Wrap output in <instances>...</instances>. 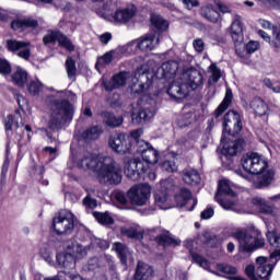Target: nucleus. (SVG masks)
Listing matches in <instances>:
<instances>
[{
    "label": "nucleus",
    "mask_w": 280,
    "mask_h": 280,
    "mask_svg": "<svg viewBox=\"0 0 280 280\" xmlns=\"http://www.w3.org/2000/svg\"><path fill=\"white\" fill-rule=\"evenodd\" d=\"M190 256L192 257L195 264L200 266V268H203V270H211V265L209 264V260H207V258L194 252H190Z\"/></svg>",
    "instance_id": "49530a36"
},
{
    "label": "nucleus",
    "mask_w": 280,
    "mask_h": 280,
    "mask_svg": "<svg viewBox=\"0 0 280 280\" xmlns=\"http://www.w3.org/2000/svg\"><path fill=\"white\" fill-rule=\"evenodd\" d=\"M133 73L130 71H120L112 77L109 81H103V86L105 91L110 92L116 89H121L126 86L130 80H132Z\"/></svg>",
    "instance_id": "ddd939ff"
},
{
    "label": "nucleus",
    "mask_w": 280,
    "mask_h": 280,
    "mask_svg": "<svg viewBox=\"0 0 280 280\" xmlns=\"http://www.w3.org/2000/svg\"><path fill=\"white\" fill-rule=\"evenodd\" d=\"M94 246H97L98 248H102L103 250H106V248H108V243L106 240H102V238H95L93 241Z\"/></svg>",
    "instance_id": "338daca9"
},
{
    "label": "nucleus",
    "mask_w": 280,
    "mask_h": 280,
    "mask_svg": "<svg viewBox=\"0 0 280 280\" xmlns=\"http://www.w3.org/2000/svg\"><path fill=\"white\" fill-rule=\"evenodd\" d=\"M183 180L186 185H198L200 183V173L194 168L184 170Z\"/></svg>",
    "instance_id": "2f4dec72"
},
{
    "label": "nucleus",
    "mask_w": 280,
    "mask_h": 280,
    "mask_svg": "<svg viewBox=\"0 0 280 280\" xmlns=\"http://www.w3.org/2000/svg\"><path fill=\"white\" fill-rule=\"evenodd\" d=\"M145 164H143V161L139 158L129 160L125 165V176L130 180H141V176L145 172Z\"/></svg>",
    "instance_id": "4468645a"
},
{
    "label": "nucleus",
    "mask_w": 280,
    "mask_h": 280,
    "mask_svg": "<svg viewBox=\"0 0 280 280\" xmlns=\"http://www.w3.org/2000/svg\"><path fill=\"white\" fill-rule=\"evenodd\" d=\"M241 164L247 174L259 175L268 170V161L257 152H250L243 155Z\"/></svg>",
    "instance_id": "0eeeda50"
},
{
    "label": "nucleus",
    "mask_w": 280,
    "mask_h": 280,
    "mask_svg": "<svg viewBox=\"0 0 280 280\" xmlns=\"http://www.w3.org/2000/svg\"><path fill=\"white\" fill-rule=\"evenodd\" d=\"M221 272H224L225 275H236L237 268L231 266V265H221L220 266Z\"/></svg>",
    "instance_id": "680f3d73"
},
{
    "label": "nucleus",
    "mask_w": 280,
    "mask_h": 280,
    "mask_svg": "<svg viewBox=\"0 0 280 280\" xmlns=\"http://www.w3.org/2000/svg\"><path fill=\"white\" fill-rule=\"evenodd\" d=\"M154 276V268L152 266L139 261L135 272V280H150Z\"/></svg>",
    "instance_id": "aec40b11"
},
{
    "label": "nucleus",
    "mask_w": 280,
    "mask_h": 280,
    "mask_svg": "<svg viewBox=\"0 0 280 280\" xmlns=\"http://www.w3.org/2000/svg\"><path fill=\"white\" fill-rule=\"evenodd\" d=\"M155 205L163 210L171 209L170 201L167 199V192L158 191L154 196Z\"/></svg>",
    "instance_id": "79ce46f5"
},
{
    "label": "nucleus",
    "mask_w": 280,
    "mask_h": 280,
    "mask_svg": "<svg viewBox=\"0 0 280 280\" xmlns=\"http://www.w3.org/2000/svg\"><path fill=\"white\" fill-rule=\"evenodd\" d=\"M192 47L198 54L205 51V42L201 38H197L192 42Z\"/></svg>",
    "instance_id": "052dcab7"
},
{
    "label": "nucleus",
    "mask_w": 280,
    "mask_h": 280,
    "mask_svg": "<svg viewBox=\"0 0 280 280\" xmlns=\"http://www.w3.org/2000/svg\"><path fill=\"white\" fill-rule=\"evenodd\" d=\"M232 235L238 242V253L241 255H250L257 248H264L266 245V241L261 237V232L255 226L238 229Z\"/></svg>",
    "instance_id": "20e7f679"
},
{
    "label": "nucleus",
    "mask_w": 280,
    "mask_h": 280,
    "mask_svg": "<svg viewBox=\"0 0 280 280\" xmlns=\"http://www.w3.org/2000/svg\"><path fill=\"white\" fill-rule=\"evenodd\" d=\"M88 270L96 272H115V260L110 255L93 257L88 261Z\"/></svg>",
    "instance_id": "9b49d317"
},
{
    "label": "nucleus",
    "mask_w": 280,
    "mask_h": 280,
    "mask_svg": "<svg viewBox=\"0 0 280 280\" xmlns=\"http://www.w3.org/2000/svg\"><path fill=\"white\" fill-rule=\"evenodd\" d=\"M231 37L234 43L241 44L244 42V28L242 26V18L240 15H235L231 24Z\"/></svg>",
    "instance_id": "4be33fe9"
},
{
    "label": "nucleus",
    "mask_w": 280,
    "mask_h": 280,
    "mask_svg": "<svg viewBox=\"0 0 280 280\" xmlns=\"http://www.w3.org/2000/svg\"><path fill=\"white\" fill-rule=\"evenodd\" d=\"M178 71V62L175 60L165 61L156 71V78L160 80H174Z\"/></svg>",
    "instance_id": "6ab92c4d"
},
{
    "label": "nucleus",
    "mask_w": 280,
    "mask_h": 280,
    "mask_svg": "<svg viewBox=\"0 0 280 280\" xmlns=\"http://www.w3.org/2000/svg\"><path fill=\"white\" fill-rule=\"evenodd\" d=\"M108 145L116 154H128L132 152V148H130L124 133H113L109 136Z\"/></svg>",
    "instance_id": "2eb2a0df"
},
{
    "label": "nucleus",
    "mask_w": 280,
    "mask_h": 280,
    "mask_svg": "<svg viewBox=\"0 0 280 280\" xmlns=\"http://www.w3.org/2000/svg\"><path fill=\"white\" fill-rule=\"evenodd\" d=\"M52 229L57 235H69V233H73V229H75L73 213L69 210H61L52 219Z\"/></svg>",
    "instance_id": "6e6552de"
},
{
    "label": "nucleus",
    "mask_w": 280,
    "mask_h": 280,
    "mask_svg": "<svg viewBox=\"0 0 280 280\" xmlns=\"http://www.w3.org/2000/svg\"><path fill=\"white\" fill-rule=\"evenodd\" d=\"M267 240L273 248H280V234L277 230L267 232Z\"/></svg>",
    "instance_id": "09e8293b"
},
{
    "label": "nucleus",
    "mask_w": 280,
    "mask_h": 280,
    "mask_svg": "<svg viewBox=\"0 0 280 280\" xmlns=\"http://www.w3.org/2000/svg\"><path fill=\"white\" fill-rule=\"evenodd\" d=\"M180 1L186 10H194V8H198L200 5V1L198 0H180Z\"/></svg>",
    "instance_id": "bf43d9fd"
},
{
    "label": "nucleus",
    "mask_w": 280,
    "mask_h": 280,
    "mask_svg": "<svg viewBox=\"0 0 280 280\" xmlns=\"http://www.w3.org/2000/svg\"><path fill=\"white\" fill-rule=\"evenodd\" d=\"M245 49L247 54H255V51L259 49V44L257 42H249L248 44H246Z\"/></svg>",
    "instance_id": "0e129e2a"
},
{
    "label": "nucleus",
    "mask_w": 280,
    "mask_h": 280,
    "mask_svg": "<svg viewBox=\"0 0 280 280\" xmlns=\"http://www.w3.org/2000/svg\"><path fill=\"white\" fill-rule=\"evenodd\" d=\"M67 250H69L72 257H86V247L78 243H72L71 245H68Z\"/></svg>",
    "instance_id": "37998d69"
},
{
    "label": "nucleus",
    "mask_w": 280,
    "mask_h": 280,
    "mask_svg": "<svg viewBox=\"0 0 280 280\" xmlns=\"http://www.w3.org/2000/svg\"><path fill=\"white\" fill-rule=\"evenodd\" d=\"M43 82H40V80L35 79V80H31L27 83V91L28 93H31V95H38V93H40V91H43Z\"/></svg>",
    "instance_id": "de8ad7c7"
},
{
    "label": "nucleus",
    "mask_w": 280,
    "mask_h": 280,
    "mask_svg": "<svg viewBox=\"0 0 280 280\" xmlns=\"http://www.w3.org/2000/svg\"><path fill=\"white\" fill-rule=\"evenodd\" d=\"M101 135H102V127L92 126V127L85 129L81 133V139H83V141L89 143L90 141H97V139H100Z\"/></svg>",
    "instance_id": "bb28decb"
},
{
    "label": "nucleus",
    "mask_w": 280,
    "mask_h": 280,
    "mask_svg": "<svg viewBox=\"0 0 280 280\" xmlns=\"http://www.w3.org/2000/svg\"><path fill=\"white\" fill-rule=\"evenodd\" d=\"M217 200L220 202L221 207L224 208L226 211H233V209H235V201L220 198H217Z\"/></svg>",
    "instance_id": "13d9d810"
},
{
    "label": "nucleus",
    "mask_w": 280,
    "mask_h": 280,
    "mask_svg": "<svg viewBox=\"0 0 280 280\" xmlns=\"http://www.w3.org/2000/svg\"><path fill=\"white\" fill-rule=\"evenodd\" d=\"M231 102H233V91H231V89H226L223 102L214 112L215 119H218V117H220L224 113V110H226V108L231 106Z\"/></svg>",
    "instance_id": "473e14b6"
},
{
    "label": "nucleus",
    "mask_w": 280,
    "mask_h": 280,
    "mask_svg": "<svg viewBox=\"0 0 280 280\" xmlns=\"http://www.w3.org/2000/svg\"><path fill=\"white\" fill-rule=\"evenodd\" d=\"M242 150H244V140L238 139L226 142L223 145L222 154H224V156H237Z\"/></svg>",
    "instance_id": "412c9836"
},
{
    "label": "nucleus",
    "mask_w": 280,
    "mask_h": 280,
    "mask_svg": "<svg viewBox=\"0 0 280 280\" xmlns=\"http://www.w3.org/2000/svg\"><path fill=\"white\" fill-rule=\"evenodd\" d=\"M101 118L109 128H119V126L124 124V118L117 117L110 112L101 113Z\"/></svg>",
    "instance_id": "cd10ccee"
},
{
    "label": "nucleus",
    "mask_w": 280,
    "mask_h": 280,
    "mask_svg": "<svg viewBox=\"0 0 280 280\" xmlns=\"http://www.w3.org/2000/svg\"><path fill=\"white\" fill-rule=\"evenodd\" d=\"M200 14L210 23H217L218 19H220V13L213 9L212 4L202 5L200 9Z\"/></svg>",
    "instance_id": "c85d7f7f"
},
{
    "label": "nucleus",
    "mask_w": 280,
    "mask_h": 280,
    "mask_svg": "<svg viewBox=\"0 0 280 280\" xmlns=\"http://www.w3.org/2000/svg\"><path fill=\"white\" fill-rule=\"evenodd\" d=\"M154 115H156V109L150 107V105H144L139 108L138 113L131 115V121L137 126L148 124V121L154 118Z\"/></svg>",
    "instance_id": "a211bd4d"
},
{
    "label": "nucleus",
    "mask_w": 280,
    "mask_h": 280,
    "mask_svg": "<svg viewBox=\"0 0 280 280\" xmlns=\"http://www.w3.org/2000/svg\"><path fill=\"white\" fill-rule=\"evenodd\" d=\"M280 260V249H276L270 254V264L266 262V257L260 256L256 259L255 269L254 265H249L245 268V273L250 280H270L268 277L272 275L275 264ZM230 280H246V278L234 276L230 277Z\"/></svg>",
    "instance_id": "39448f33"
},
{
    "label": "nucleus",
    "mask_w": 280,
    "mask_h": 280,
    "mask_svg": "<svg viewBox=\"0 0 280 280\" xmlns=\"http://www.w3.org/2000/svg\"><path fill=\"white\" fill-rule=\"evenodd\" d=\"M152 188L148 184H139L131 187L127 196L131 202V205H136L137 207H143V205L148 203L150 200V194Z\"/></svg>",
    "instance_id": "9d476101"
},
{
    "label": "nucleus",
    "mask_w": 280,
    "mask_h": 280,
    "mask_svg": "<svg viewBox=\"0 0 280 280\" xmlns=\"http://www.w3.org/2000/svg\"><path fill=\"white\" fill-rule=\"evenodd\" d=\"M82 170L95 174L101 185H119L121 183V167L110 156H98L93 153H84L78 161Z\"/></svg>",
    "instance_id": "f257e3e1"
},
{
    "label": "nucleus",
    "mask_w": 280,
    "mask_h": 280,
    "mask_svg": "<svg viewBox=\"0 0 280 280\" xmlns=\"http://www.w3.org/2000/svg\"><path fill=\"white\" fill-rule=\"evenodd\" d=\"M27 27H38V21L34 19H18L11 22L12 30H27Z\"/></svg>",
    "instance_id": "c756f323"
},
{
    "label": "nucleus",
    "mask_w": 280,
    "mask_h": 280,
    "mask_svg": "<svg viewBox=\"0 0 280 280\" xmlns=\"http://www.w3.org/2000/svg\"><path fill=\"white\" fill-rule=\"evenodd\" d=\"M56 259L59 268H65V270H73L75 268V257L69 250L57 254Z\"/></svg>",
    "instance_id": "5701e85b"
},
{
    "label": "nucleus",
    "mask_w": 280,
    "mask_h": 280,
    "mask_svg": "<svg viewBox=\"0 0 280 280\" xmlns=\"http://www.w3.org/2000/svg\"><path fill=\"white\" fill-rule=\"evenodd\" d=\"M224 194L225 196H235L233 189H231V182L229 179H222L219 182L218 194L215 198H220Z\"/></svg>",
    "instance_id": "ea45409f"
},
{
    "label": "nucleus",
    "mask_w": 280,
    "mask_h": 280,
    "mask_svg": "<svg viewBox=\"0 0 280 280\" xmlns=\"http://www.w3.org/2000/svg\"><path fill=\"white\" fill-rule=\"evenodd\" d=\"M114 250L117 253L122 265H126L128 261V255H130V250L128 246L124 243L116 242L113 244Z\"/></svg>",
    "instance_id": "c9c22d12"
},
{
    "label": "nucleus",
    "mask_w": 280,
    "mask_h": 280,
    "mask_svg": "<svg viewBox=\"0 0 280 280\" xmlns=\"http://www.w3.org/2000/svg\"><path fill=\"white\" fill-rule=\"evenodd\" d=\"M162 170L170 173L178 172V165L174 161H164L162 163Z\"/></svg>",
    "instance_id": "4d7b16f0"
},
{
    "label": "nucleus",
    "mask_w": 280,
    "mask_h": 280,
    "mask_svg": "<svg viewBox=\"0 0 280 280\" xmlns=\"http://www.w3.org/2000/svg\"><path fill=\"white\" fill-rule=\"evenodd\" d=\"M155 242L160 246H178V244H180V242H178V240L174 238L172 236V234H170V232L158 235L155 237Z\"/></svg>",
    "instance_id": "72a5a7b5"
},
{
    "label": "nucleus",
    "mask_w": 280,
    "mask_h": 280,
    "mask_svg": "<svg viewBox=\"0 0 280 280\" xmlns=\"http://www.w3.org/2000/svg\"><path fill=\"white\" fill-rule=\"evenodd\" d=\"M130 82L132 84L129 85V89L132 95H143L152 86V81L148 77V70L143 67L137 68Z\"/></svg>",
    "instance_id": "1a4fd4ad"
},
{
    "label": "nucleus",
    "mask_w": 280,
    "mask_h": 280,
    "mask_svg": "<svg viewBox=\"0 0 280 280\" xmlns=\"http://www.w3.org/2000/svg\"><path fill=\"white\" fill-rule=\"evenodd\" d=\"M120 233L121 235L128 237L129 240H143V230L139 225L121 228Z\"/></svg>",
    "instance_id": "393cba45"
},
{
    "label": "nucleus",
    "mask_w": 280,
    "mask_h": 280,
    "mask_svg": "<svg viewBox=\"0 0 280 280\" xmlns=\"http://www.w3.org/2000/svg\"><path fill=\"white\" fill-rule=\"evenodd\" d=\"M115 8H117V0H107L103 5L102 18L106 19V21H114V23H118L119 25H126L137 14V8L135 7L116 9L113 14Z\"/></svg>",
    "instance_id": "423d86ee"
},
{
    "label": "nucleus",
    "mask_w": 280,
    "mask_h": 280,
    "mask_svg": "<svg viewBox=\"0 0 280 280\" xmlns=\"http://www.w3.org/2000/svg\"><path fill=\"white\" fill-rule=\"evenodd\" d=\"M151 24L152 27H155V30H159V32H165L167 27H170V24L163 16L159 14H151Z\"/></svg>",
    "instance_id": "58836bf2"
},
{
    "label": "nucleus",
    "mask_w": 280,
    "mask_h": 280,
    "mask_svg": "<svg viewBox=\"0 0 280 280\" xmlns=\"http://www.w3.org/2000/svg\"><path fill=\"white\" fill-rule=\"evenodd\" d=\"M59 45L65 47L68 51H75V46L71 43V39H68L65 34L61 33V37L59 38Z\"/></svg>",
    "instance_id": "864d4df0"
},
{
    "label": "nucleus",
    "mask_w": 280,
    "mask_h": 280,
    "mask_svg": "<svg viewBox=\"0 0 280 280\" xmlns=\"http://www.w3.org/2000/svg\"><path fill=\"white\" fill-rule=\"evenodd\" d=\"M211 75L208 80V84L211 86V84H218L220 82V78H222V71L215 63H212L210 67Z\"/></svg>",
    "instance_id": "a18cd8bd"
},
{
    "label": "nucleus",
    "mask_w": 280,
    "mask_h": 280,
    "mask_svg": "<svg viewBox=\"0 0 280 280\" xmlns=\"http://www.w3.org/2000/svg\"><path fill=\"white\" fill-rule=\"evenodd\" d=\"M205 86L202 72L196 68H189L180 77L170 84L166 93L173 100H185L190 91H198Z\"/></svg>",
    "instance_id": "f03ea898"
},
{
    "label": "nucleus",
    "mask_w": 280,
    "mask_h": 280,
    "mask_svg": "<svg viewBox=\"0 0 280 280\" xmlns=\"http://www.w3.org/2000/svg\"><path fill=\"white\" fill-rule=\"evenodd\" d=\"M253 205L259 209L260 213H266L267 215L275 213V206L268 203V201L261 197L254 198Z\"/></svg>",
    "instance_id": "7c9ffc66"
},
{
    "label": "nucleus",
    "mask_w": 280,
    "mask_h": 280,
    "mask_svg": "<svg viewBox=\"0 0 280 280\" xmlns=\"http://www.w3.org/2000/svg\"><path fill=\"white\" fill-rule=\"evenodd\" d=\"M0 73L1 75H10L12 73V66L4 58H0Z\"/></svg>",
    "instance_id": "5fc2aeb1"
},
{
    "label": "nucleus",
    "mask_w": 280,
    "mask_h": 280,
    "mask_svg": "<svg viewBox=\"0 0 280 280\" xmlns=\"http://www.w3.org/2000/svg\"><path fill=\"white\" fill-rule=\"evenodd\" d=\"M272 180H275V172L269 170L257 176L254 182V187L256 189H264L269 187L272 184Z\"/></svg>",
    "instance_id": "b1692460"
},
{
    "label": "nucleus",
    "mask_w": 280,
    "mask_h": 280,
    "mask_svg": "<svg viewBox=\"0 0 280 280\" xmlns=\"http://www.w3.org/2000/svg\"><path fill=\"white\" fill-rule=\"evenodd\" d=\"M30 45L31 44L28 42H20L16 39L7 40V49L12 51V54H16V56L23 60H30V57L32 56Z\"/></svg>",
    "instance_id": "dca6fc26"
},
{
    "label": "nucleus",
    "mask_w": 280,
    "mask_h": 280,
    "mask_svg": "<svg viewBox=\"0 0 280 280\" xmlns=\"http://www.w3.org/2000/svg\"><path fill=\"white\" fill-rule=\"evenodd\" d=\"M83 205L88 209H95L97 207V200L88 196L83 199Z\"/></svg>",
    "instance_id": "e2e57ef3"
},
{
    "label": "nucleus",
    "mask_w": 280,
    "mask_h": 280,
    "mask_svg": "<svg viewBox=\"0 0 280 280\" xmlns=\"http://www.w3.org/2000/svg\"><path fill=\"white\" fill-rule=\"evenodd\" d=\"M12 80L14 84H16V86L23 89V86H25V84L27 83V71H25V69L21 67L16 68V70L12 74Z\"/></svg>",
    "instance_id": "e433bc0d"
},
{
    "label": "nucleus",
    "mask_w": 280,
    "mask_h": 280,
    "mask_svg": "<svg viewBox=\"0 0 280 280\" xmlns=\"http://www.w3.org/2000/svg\"><path fill=\"white\" fill-rule=\"evenodd\" d=\"M65 68L68 79L75 80V75H78V67L71 57H67Z\"/></svg>",
    "instance_id": "a19ab883"
},
{
    "label": "nucleus",
    "mask_w": 280,
    "mask_h": 280,
    "mask_svg": "<svg viewBox=\"0 0 280 280\" xmlns=\"http://www.w3.org/2000/svg\"><path fill=\"white\" fill-rule=\"evenodd\" d=\"M62 36V33H60L59 31H51V32H48L44 38H43V42L45 45H49L51 43H59L60 42V38Z\"/></svg>",
    "instance_id": "8fccbe9b"
},
{
    "label": "nucleus",
    "mask_w": 280,
    "mask_h": 280,
    "mask_svg": "<svg viewBox=\"0 0 280 280\" xmlns=\"http://www.w3.org/2000/svg\"><path fill=\"white\" fill-rule=\"evenodd\" d=\"M73 115H75V107L69 100L52 101L47 124L49 130H52V132L62 130L67 124L73 121Z\"/></svg>",
    "instance_id": "7ed1b4c3"
},
{
    "label": "nucleus",
    "mask_w": 280,
    "mask_h": 280,
    "mask_svg": "<svg viewBox=\"0 0 280 280\" xmlns=\"http://www.w3.org/2000/svg\"><path fill=\"white\" fill-rule=\"evenodd\" d=\"M213 208H207L201 212L200 218L201 220H211V218H213Z\"/></svg>",
    "instance_id": "69168bd1"
},
{
    "label": "nucleus",
    "mask_w": 280,
    "mask_h": 280,
    "mask_svg": "<svg viewBox=\"0 0 280 280\" xmlns=\"http://www.w3.org/2000/svg\"><path fill=\"white\" fill-rule=\"evenodd\" d=\"M152 144L149 142H145V140H136L133 142V152H137V154H143L149 148H151Z\"/></svg>",
    "instance_id": "3c124183"
},
{
    "label": "nucleus",
    "mask_w": 280,
    "mask_h": 280,
    "mask_svg": "<svg viewBox=\"0 0 280 280\" xmlns=\"http://www.w3.org/2000/svg\"><path fill=\"white\" fill-rule=\"evenodd\" d=\"M273 40L272 46L280 51V26H272Z\"/></svg>",
    "instance_id": "6e6d98bb"
},
{
    "label": "nucleus",
    "mask_w": 280,
    "mask_h": 280,
    "mask_svg": "<svg viewBox=\"0 0 280 280\" xmlns=\"http://www.w3.org/2000/svg\"><path fill=\"white\" fill-rule=\"evenodd\" d=\"M154 38H156V35L149 33L138 39L129 42L127 47H136V49H140L141 51H152V49L159 45V39L154 43Z\"/></svg>",
    "instance_id": "f3484780"
},
{
    "label": "nucleus",
    "mask_w": 280,
    "mask_h": 280,
    "mask_svg": "<svg viewBox=\"0 0 280 280\" xmlns=\"http://www.w3.org/2000/svg\"><path fill=\"white\" fill-rule=\"evenodd\" d=\"M115 198L117 202H120V205H126L128 202V199L126 198V194L121 191L116 192Z\"/></svg>",
    "instance_id": "774afa93"
},
{
    "label": "nucleus",
    "mask_w": 280,
    "mask_h": 280,
    "mask_svg": "<svg viewBox=\"0 0 280 280\" xmlns=\"http://www.w3.org/2000/svg\"><path fill=\"white\" fill-rule=\"evenodd\" d=\"M142 161L149 163L150 165H154L159 163V151L156 149L149 147L145 152H143Z\"/></svg>",
    "instance_id": "4c0bfd02"
},
{
    "label": "nucleus",
    "mask_w": 280,
    "mask_h": 280,
    "mask_svg": "<svg viewBox=\"0 0 280 280\" xmlns=\"http://www.w3.org/2000/svg\"><path fill=\"white\" fill-rule=\"evenodd\" d=\"M250 108H253L254 113H256V115H259V117H264V115L268 113V105L260 97H255L252 101Z\"/></svg>",
    "instance_id": "f704fd0d"
},
{
    "label": "nucleus",
    "mask_w": 280,
    "mask_h": 280,
    "mask_svg": "<svg viewBox=\"0 0 280 280\" xmlns=\"http://www.w3.org/2000/svg\"><path fill=\"white\" fill-rule=\"evenodd\" d=\"M94 218L100 224H113L115 222L108 212H94Z\"/></svg>",
    "instance_id": "603ef678"
},
{
    "label": "nucleus",
    "mask_w": 280,
    "mask_h": 280,
    "mask_svg": "<svg viewBox=\"0 0 280 280\" xmlns=\"http://www.w3.org/2000/svg\"><path fill=\"white\" fill-rule=\"evenodd\" d=\"M242 132V116L235 110H229L223 118V135L235 137Z\"/></svg>",
    "instance_id": "f8f14e48"
},
{
    "label": "nucleus",
    "mask_w": 280,
    "mask_h": 280,
    "mask_svg": "<svg viewBox=\"0 0 280 280\" xmlns=\"http://www.w3.org/2000/svg\"><path fill=\"white\" fill-rule=\"evenodd\" d=\"M118 55H119V51L117 50H109L105 52L103 56L97 58V61L95 65L96 69H104L108 67V65H110L113 60L117 58Z\"/></svg>",
    "instance_id": "a878e982"
},
{
    "label": "nucleus",
    "mask_w": 280,
    "mask_h": 280,
    "mask_svg": "<svg viewBox=\"0 0 280 280\" xmlns=\"http://www.w3.org/2000/svg\"><path fill=\"white\" fill-rule=\"evenodd\" d=\"M178 207H185L188 200H191V191L187 188H182L179 195L175 197Z\"/></svg>",
    "instance_id": "c03bdc74"
}]
</instances>
